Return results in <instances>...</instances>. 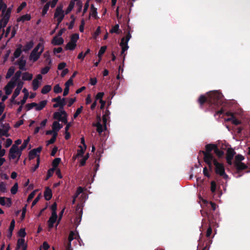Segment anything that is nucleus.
I'll list each match as a JSON object with an SVG mask.
<instances>
[{
	"label": "nucleus",
	"instance_id": "338daca9",
	"mask_svg": "<svg viewBox=\"0 0 250 250\" xmlns=\"http://www.w3.org/2000/svg\"><path fill=\"white\" fill-rule=\"evenodd\" d=\"M212 241L210 239L208 240V242L206 243V246L202 249V250H208L209 249L210 244L211 243Z\"/></svg>",
	"mask_w": 250,
	"mask_h": 250
},
{
	"label": "nucleus",
	"instance_id": "a18cd8bd",
	"mask_svg": "<svg viewBox=\"0 0 250 250\" xmlns=\"http://www.w3.org/2000/svg\"><path fill=\"white\" fill-rule=\"evenodd\" d=\"M89 158V154L87 153L83 158L80 161V166H84L85 164L86 160Z\"/></svg>",
	"mask_w": 250,
	"mask_h": 250
},
{
	"label": "nucleus",
	"instance_id": "864d4df0",
	"mask_svg": "<svg viewBox=\"0 0 250 250\" xmlns=\"http://www.w3.org/2000/svg\"><path fill=\"white\" fill-rule=\"evenodd\" d=\"M62 88L60 87L59 84H56L54 87V92L55 93H60L62 92Z\"/></svg>",
	"mask_w": 250,
	"mask_h": 250
},
{
	"label": "nucleus",
	"instance_id": "ddd939ff",
	"mask_svg": "<svg viewBox=\"0 0 250 250\" xmlns=\"http://www.w3.org/2000/svg\"><path fill=\"white\" fill-rule=\"evenodd\" d=\"M17 148V146H12L10 148L8 154V157L10 160H13L16 158Z\"/></svg>",
	"mask_w": 250,
	"mask_h": 250
},
{
	"label": "nucleus",
	"instance_id": "c756f323",
	"mask_svg": "<svg viewBox=\"0 0 250 250\" xmlns=\"http://www.w3.org/2000/svg\"><path fill=\"white\" fill-rule=\"evenodd\" d=\"M36 157L40 158V156L38 155V154L34 150V149L31 150L28 154V158L29 160H31L35 158Z\"/></svg>",
	"mask_w": 250,
	"mask_h": 250
},
{
	"label": "nucleus",
	"instance_id": "c9c22d12",
	"mask_svg": "<svg viewBox=\"0 0 250 250\" xmlns=\"http://www.w3.org/2000/svg\"><path fill=\"white\" fill-rule=\"evenodd\" d=\"M74 5H75L74 1L73 0L70 1V3L68 5V6L67 7V8L65 11V14H68L71 11V10L74 8Z\"/></svg>",
	"mask_w": 250,
	"mask_h": 250
},
{
	"label": "nucleus",
	"instance_id": "3c124183",
	"mask_svg": "<svg viewBox=\"0 0 250 250\" xmlns=\"http://www.w3.org/2000/svg\"><path fill=\"white\" fill-rule=\"evenodd\" d=\"M51 209L52 210V213L54 214H57V204L56 202L54 203L51 207Z\"/></svg>",
	"mask_w": 250,
	"mask_h": 250
},
{
	"label": "nucleus",
	"instance_id": "c85d7f7f",
	"mask_svg": "<svg viewBox=\"0 0 250 250\" xmlns=\"http://www.w3.org/2000/svg\"><path fill=\"white\" fill-rule=\"evenodd\" d=\"M33 78V75L28 72H24L22 74V79L23 81H30Z\"/></svg>",
	"mask_w": 250,
	"mask_h": 250
},
{
	"label": "nucleus",
	"instance_id": "37998d69",
	"mask_svg": "<svg viewBox=\"0 0 250 250\" xmlns=\"http://www.w3.org/2000/svg\"><path fill=\"white\" fill-rule=\"evenodd\" d=\"M119 25L118 24H116L110 30V32L111 33H115L117 34H119Z\"/></svg>",
	"mask_w": 250,
	"mask_h": 250
},
{
	"label": "nucleus",
	"instance_id": "9d476101",
	"mask_svg": "<svg viewBox=\"0 0 250 250\" xmlns=\"http://www.w3.org/2000/svg\"><path fill=\"white\" fill-rule=\"evenodd\" d=\"M0 204L1 206H6L7 207L9 208L12 205V201L10 198L0 197Z\"/></svg>",
	"mask_w": 250,
	"mask_h": 250
},
{
	"label": "nucleus",
	"instance_id": "6e6d98bb",
	"mask_svg": "<svg viewBox=\"0 0 250 250\" xmlns=\"http://www.w3.org/2000/svg\"><path fill=\"white\" fill-rule=\"evenodd\" d=\"M76 212L78 213V216H80V221H81L83 215V209L79 207H77Z\"/></svg>",
	"mask_w": 250,
	"mask_h": 250
},
{
	"label": "nucleus",
	"instance_id": "5701e85b",
	"mask_svg": "<svg viewBox=\"0 0 250 250\" xmlns=\"http://www.w3.org/2000/svg\"><path fill=\"white\" fill-rule=\"evenodd\" d=\"M24 246H27V245L25 243L24 239L22 238L18 239L17 241L16 249L18 250L21 248H22Z\"/></svg>",
	"mask_w": 250,
	"mask_h": 250
},
{
	"label": "nucleus",
	"instance_id": "f8f14e48",
	"mask_svg": "<svg viewBox=\"0 0 250 250\" xmlns=\"http://www.w3.org/2000/svg\"><path fill=\"white\" fill-rule=\"evenodd\" d=\"M52 101L53 102H56L57 104H59V105H61V108L63 109L64 106L65 105V99L64 98H63L62 99L61 98V97L59 96L56 98H53L52 100Z\"/></svg>",
	"mask_w": 250,
	"mask_h": 250
},
{
	"label": "nucleus",
	"instance_id": "aec40b11",
	"mask_svg": "<svg viewBox=\"0 0 250 250\" xmlns=\"http://www.w3.org/2000/svg\"><path fill=\"white\" fill-rule=\"evenodd\" d=\"M47 100H43L39 103V104H37V105L36 106V110L40 111L42 110L47 104Z\"/></svg>",
	"mask_w": 250,
	"mask_h": 250
},
{
	"label": "nucleus",
	"instance_id": "f257e3e1",
	"mask_svg": "<svg viewBox=\"0 0 250 250\" xmlns=\"http://www.w3.org/2000/svg\"><path fill=\"white\" fill-rule=\"evenodd\" d=\"M200 107L203 108L206 104L208 108L215 110L222 105L224 103V96L219 91H210L207 93V96L202 95L198 100Z\"/></svg>",
	"mask_w": 250,
	"mask_h": 250
},
{
	"label": "nucleus",
	"instance_id": "393cba45",
	"mask_svg": "<svg viewBox=\"0 0 250 250\" xmlns=\"http://www.w3.org/2000/svg\"><path fill=\"white\" fill-rule=\"evenodd\" d=\"M31 16L29 14H25L21 16L17 19V21L20 22L21 21L24 22L25 21H28L30 20Z\"/></svg>",
	"mask_w": 250,
	"mask_h": 250
},
{
	"label": "nucleus",
	"instance_id": "603ef678",
	"mask_svg": "<svg viewBox=\"0 0 250 250\" xmlns=\"http://www.w3.org/2000/svg\"><path fill=\"white\" fill-rule=\"evenodd\" d=\"M6 136L8 137L9 136V134L7 132V129L4 130L3 128H0V137H1L2 136Z\"/></svg>",
	"mask_w": 250,
	"mask_h": 250
},
{
	"label": "nucleus",
	"instance_id": "09e8293b",
	"mask_svg": "<svg viewBox=\"0 0 250 250\" xmlns=\"http://www.w3.org/2000/svg\"><path fill=\"white\" fill-rule=\"evenodd\" d=\"M244 159V157L240 154L235 156L234 163H242L241 161Z\"/></svg>",
	"mask_w": 250,
	"mask_h": 250
},
{
	"label": "nucleus",
	"instance_id": "6ab92c4d",
	"mask_svg": "<svg viewBox=\"0 0 250 250\" xmlns=\"http://www.w3.org/2000/svg\"><path fill=\"white\" fill-rule=\"evenodd\" d=\"M62 15H64V11L62 10V7L61 6H58L55 10L54 18H59L60 16H62Z\"/></svg>",
	"mask_w": 250,
	"mask_h": 250
},
{
	"label": "nucleus",
	"instance_id": "c03bdc74",
	"mask_svg": "<svg viewBox=\"0 0 250 250\" xmlns=\"http://www.w3.org/2000/svg\"><path fill=\"white\" fill-rule=\"evenodd\" d=\"M76 235V234L75 233V232L73 231H71L69 234V236H68V243H71V242L74 240V239H77V237L76 236L75 237V236Z\"/></svg>",
	"mask_w": 250,
	"mask_h": 250
},
{
	"label": "nucleus",
	"instance_id": "a878e982",
	"mask_svg": "<svg viewBox=\"0 0 250 250\" xmlns=\"http://www.w3.org/2000/svg\"><path fill=\"white\" fill-rule=\"evenodd\" d=\"M79 147L80 148V149L77 150V153L76 156L75 157L74 156H73V158L75 159L77 157H82L86 149V148H85L84 147H83V148L81 146H79Z\"/></svg>",
	"mask_w": 250,
	"mask_h": 250
},
{
	"label": "nucleus",
	"instance_id": "412c9836",
	"mask_svg": "<svg viewBox=\"0 0 250 250\" xmlns=\"http://www.w3.org/2000/svg\"><path fill=\"white\" fill-rule=\"evenodd\" d=\"M238 172L247 168V166L243 163H234Z\"/></svg>",
	"mask_w": 250,
	"mask_h": 250
},
{
	"label": "nucleus",
	"instance_id": "f704fd0d",
	"mask_svg": "<svg viewBox=\"0 0 250 250\" xmlns=\"http://www.w3.org/2000/svg\"><path fill=\"white\" fill-rule=\"evenodd\" d=\"M61 161V159L60 158H55L52 162V165L53 167L52 168H54V170L56 169V168L58 166L59 164Z\"/></svg>",
	"mask_w": 250,
	"mask_h": 250
},
{
	"label": "nucleus",
	"instance_id": "e433bc0d",
	"mask_svg": "<svg viewBox=\"0 0 250 250\" xmlns=\"http://www.w3.org/2000/svg\"><path fill=\"white\" fill-rule=\"evenodd\" d=\"M79 38V35L78 34H77V33L71 35L70 42H71L74 43H76Z\"/></svg>",
	"mask_w": 250,
	"mask_h": 250
},
{
	"label": "nucleus",
	"instance_id": "5fc2aeb1",
	"mask_svg": "<svg viewBox=\"0 0 250 250\" xmlns=\"http://www.w3.org/2000/svg\"><path fill=\"white\" fill-rule=\"evenodd\" d=\"M83 192V188L82 187H79L78 188H77V191L75 193V194L73 195L74 197H75V198H77L78 196L81 193Z\"/></svg>",
	"mask_w": 250,
	"mask_h": 250
},
{
	"label": "nucleus",
	"instance_id": "9b49d317",
	"mask_svg": "<svg viewBox=\"0 0 250 250\" xmlns=\"http://www.w3.org/2000/svg\"><path fill=\"white\" fill-rule=\"evenodd\" d=\"M58 218L57 214H51V216L47 221L49 229H52L54 227V223L56 222Z\"/></svg>",
	"mask_w": 250,
	"mask_h": 250
},
{
	"label": "nucleus",
	"instance_id": "4468645a",
	"mask_svg": "<svg viewBox=\"0 0 250 250\" xmlns=\"http://www.w3.org/2000/svg\"><path fill=\"white\" fill-rule=\"evenodd\" d=\"M64 40L62 38H58L57 36L53 37L51 41V43L54 45H61L63 44Z\"/></svg>",
	"mask_w": 250,
	"mask_h": 250
},
{
	"label": "nucleus",
	"instance_id": "de8ad7c7",
	"mask_svg": "<svg viewBox=\"0 0 250 250\" xmlns=\"http://www.w3.org/2000/svg\"><path fill=\"white\" fill-rule=\"evenodd\" d=\"M18 184L17 183H16L14 186L11 188V193L12 194H15L18 191Z\"/></svg>",
	"mask_w": 250,
	"mask_h": 250
},
{
	"label": "nucleus",
	"instance_id": "774afa93",
	"mask_svg": "<svg viewBox=\"0 0 250 250\" xmlns=\"http://www.w3.org/2000/svg\"><path fill=\"white\" fill-rule=\"evenodd\" d=\"M35 195V191H33L28 196L27 201V202H29L31 201L33 198L34 197Z\"/></svg>",
	"mask_w": 250,
	"mask_h": 250
},
{
	"label": "nucleus",
	"instance_id": "0e129e2a",
	"mask_svg": "<svg viewBox=\"0 0 250 250\" xmlns=\"http://www.w3.org/2000/svg\"><path fill=\"white\" fill-rule=\"evenodd\" d=\"M26 5L25 2H22L21 4L17 8V12L19 13L21 11Z\"/></svg>",
	"mask_w": 250,
	"mask_h": 250
},
{
	"label": "nucleus",
	"instance_id": "7c9ffc66",
	"mask_svg": "<svg viewBox=\"0 0 250 250\" xmlns=\"http://www.w3.org/2000/svg\"><path fill=\"white\" fill-rule=\"evenodd\" d=\"M22 51L23 50L22 49L17 48L14 53V57L12 58L11 61L13 62L14 61L15 58H19L21 56Z\"/></svg>",
	"mask_w": 250,
	"mask_h": 250
},
{
	"label": "nucleus",
	"instance_id": "20e7f679",
	"mask_svg": "<svg viewBox=\"0 0 250 250\" xmlns=\"http://www.w3.org/2000/svg\"><path fill=\"white\" fill-rule=\"evenodd\" d=\"M131 38V34L129 32H128L125 38L123 37L122 38L121 42L120 43V45L122 47L121 55H123V62H124L125 56V55H124V54L128 49L129 47L128 45V42Z\"/></svg>",
	"mask_w": 250,
	"mask_h": 250
},
{
	"label": "nucleus",
	"instance_id": "cd10ccee",
	"mask_svg": "<svg viewBox=\"0 0 250 250\" xmlns=\"http://www.w3.org/2000/svg\"><path fill=\"white\" fill-rule=\"evenodd\" d=\"M214 152L218 158H222L224 155V151L222 150H220L217 146H216Z\"/></svg>",
	"mask_w": 250,
	"mask_h": 250
},
{
	"label": "nucleus",
	"instance_id": "0eeeda50",
	"mask_svg": "<svg viewBox=\"0 0 250 250\" xmlns=\"http://www.w3.org/2000/svg\"><path fill=\"white\" fill-rule=\"evenodd\" d=\"M10 10V13H11L12 9L9 7L7 9V5L2 1L0 0V11L1 10V17H3L7 13V11Z\"/></svg>",
	"mask_w": 250,
	"mask_h": 250
},
{
	"label": "nucleus",
	"instance_id": "dca6fc26",
	"mask_svg": "<svg viewBox=\"0 0 250 250\" xmlns=\"http://www.w3.org/2000/svg\"><path fill=\"white\" fill-rule=\"evenodd\" d=\"M15 220L14 219H12L11 223H10V226H9V229H8V234H7V237L9 238V239H11V237L12 236V233H13V231L14 229V228H15Z\"/></svg>",
	"mask_w": 250,
	"mask_h": 250
},
{
	"label": "nucleus",
	"instance_id": "680f3d73",
	"mask_svg": "<svg viewBox=\"0 0 250 250\" xmlns=\"http://www.w3.org/2000/svg\"><path fill=\"white\" fill-rule=\"evenodd\" d=\"M50 67L48 66H46L41 69V73L43 75H45L48 73L50 70Z\"/></svg>",
	"mask_w": 250,
	"mask_h": 250
},
{
	"label": "nucleus",
	"instance_id": "423d86ee",
	"mask_svg": "<svg viewBox=\"0 0 250 250\" xmlns=\"http://www.w3.org/2000/svg\"><path fill=\"white\" fill-rule=\"evenodd\" d=\"M44 50V46L41 48V51L39 52H34V51H32L29 56V59L32 60L34 62H36L40 57L41 54Z\"/></svg>",
	"mask_w": 250,
	"mask_h": 250
},
{
	"label": "nucleus",
	"instance_id": "2eb2a0df",
	"mask_svg": "<svg viewBox=\"0 0 250 250\" xmlns=\"http://www.w3.org/2000/svg\"><path fill=\"white\" fill-rule=\"evenodd\" d=\"M44 197L45 199L47 201H49L51 199L52 197V193L51 189L49 188H46L44 192Z\"/></svg>",
	"mask_w": 250,
	"mask_h": 250
},
{
	"label": "nucleus",
	"instance_id": "79ce46f5",
	"mask_svg": "<svg viewBox=\"0 0 250 250\" xmlns=\"http://www.w3.org/2000/svg\"><path fill=\"white\" fill-rule=\"evenodd\" d=\"M30 140L29 137H28L27 139L25 140L23 142V143L22 144V145L19 147L20 150H23L27 146Z\"/></svg>",
	"mask_w": 250,
	"mask_h": 250
},
{
	"label": "nucleus",
	"instance_id": "69168bd1",
	"mask_svg": "<svg viewBox=\"0 0 250 250\" xmlns=\"http://www.w3.org/2000/svg\"><path fill=\"white\" fill-rule=\"evenodd\" d=\"M216 183L214 181H211V186H210V190L212 192H214L216 190Z\"/></svg>",
	"mask_w": 250,
	"mask_h": 250
},
{
	"label": "nucleus",
	"instance_id": "ea45409f",
	"mask_svg": "<svg viewBox=\"0 0 250 250\" xmlns=\"http://www.w3.org/2000/svg\"><path fill=\"white\" fill-rule=\"evenodd\" d=\"M37 103L33 102V103H31L30 104H26L25 105V108H26V110L27 111H28V110H31V109H32L33 107L36 108V106H37Z\"/></svg>",
	"mask_w": 250,
	"mask_h": 250
},
{
	"label": "nucleus",
	"instance_id": "13d9d810",
	"mask_svg": "<svg viewBox=\"0 0 250 250\" xmlns=\"http://www.w3.org/2000/svg\"><path fill=\"white\" fill-rule=\"evenodd\" d=\"M96 126H97V131L99 133H102L104 131L103 126L102 125L100 122H98Z\"/></svg>",
	"mask_w": 250,
	"mask_h": 250
},
{
	"label": "nucleus",
	"instance_id": "39448f33",
	"mask_svg": "<svg viewBox=\"0 0 250 250\" xmlns=\"http://www.w3.org/2000/svg\"><path fill=\"white\" fill-rule=\"evenodd\" d=\"M53 118L59 121H62L65 124L68 123L67 119V114L66 112L62 110L61 112H55L53 114Z\"/></svg>",
	"mask_w": 250,
	"mask_h": 250
},
{
	"label": "nucleus",
	"instance_id": "f03ea898",
	"mask_svg": "<svg viewBox=\"0 0 250 250\" xmlns=\"http://www.w3.org/2000/svg\"><path fill=\"white\" fill-rule=\"evenodd\" d=\"M213 165L214 166V171L217 175L222 177L225 179H227L228 175L225 172L224 165L223 163L218 161L216 158L214 159Z\"/></svg>",
	"mask_w": 250,
	"mask_h": 250
},
{
	"label": "nucleus",
	"instance_id": "bb28decb",
	"mask_svg": "<svg viewBox=\"0 0 250 250\" xmlns=\"http://www.w3.org/2000/svg\"><path fill=\"white\" fill-rule=\"evenodd\" d=\"M21 75V71H18L15 74L14 77H12L10 81L14 82L15 83H16L17 81H18Z\"/></svg>",
	"mask_w": 250,
	"mask_h": 250
},
{
	"label": "nucleus",
	"instance_id": "bf43d9fd",
	"mask_svg": "<svg viewBox=\"0 0 250 250\" xmlns=\"http://www.w3.org/2000/svg\"><path fill=\"white\" fill-rule=\"evenodd\" d=\"M82 110H83L82 106H81L80 107L78 108L73 115L74 118H75V119L78 116V115L82 112Z\"/></svg>",
	"mask_w": 250,
	"mask_h": 250
},
{
	"label": "nucleus",
	"instance_id": "f3484780",
	"mask_svg": "<svg viewBox=\"0 0 250 250\" xmlns=\"http://www.w3.org/2000/svg\"><path fill=\"white\" fill-rule=\"evenodd\" d=\"M62 127V125L58 122L55 121L52 125V129L53 130V134L57 133Z\"/></svg>",
	"mask_w": 250,
	"mask_h": 250
},
{
	"label": "nucleus",
	"instance_id": "473e14b6",
	"mask_svg": "<svg viewBox=\"0 0 250 250\" xmlns=\"http://www.w3.org/2000/svg\"><path fill=\"white\" fill-rule=\"evenodd\" d=\"M76 45V43L69 42L66 45L65 49L66 50H73L75 49Z\"/></svg>",
	"mask_w": 250,
	"mask_h": 250
},
{
	"label": "nucleus",
	"instance_id": "2f4dec72",
	"mask_svg": "<svg viewBox=\"0 0 250 250\" xmlns=\"http://www.w3.org/2000/svg\"><path fill=\"white\" fill-rule=\"evenodd\" d=\"M15 68L13 66H11L8 70L6 75V79H9L14 73Z\"/></svg>",
	"mask_w": 250,
	"mask_h": 250
},
{
	"label": "nucleus",
	"instance_id": "e2e57ef3",
	"mask_svg": "<svg viewBox=\"0 0 250 250\" xmlns=\"http://www.w3.org/2000/svg\"><path fill=\"white\" fill-rule=\"evenodd\" d=\"M0 190L2 192H5L6 190V185L4 182H0Z\"/></svg>",
	"mask_w": 250,
	"mask_h": 250
},
{
	"label": "nucleus",
	"instance_id": "7ed1b4c3",
	"mask_svg": "<svg viewBox=\"0 0 250 250\" xmlns=\"http://www.w3.org/2000/svg\"><path fill=\"white\" fill-rule=\"evenodd\" d=\"M217 146V145L213 144H208L205 146V150H201L200 153L204 155L203 159H213L216 158L211 153L214 151Z\"/></svg>",
	"mask_w": 250,
	"mask_h": 250
},
{
	"label": "nucleus",
	"instance_id": "052dcab7",
	"mask_svg": "<svg viewBox=\"0 0 250 250\" xmlns=\"http://www.w3.org/2000/svg\"><path fill=\"white\" fill-rule=\"evenodd\" d=\"M40 159L39 157H38L37 159L36 165L33 167H32V168H31V171L32 172L35 171L37 170V169L38 168L39 165H40Z\"/></svg>",
	"mask_w": 250,
	"mask_h": 250
},
{
	"label": "nucleus",
	"instance_id": "72a5a7b5",
	"mask_svg": "<svg viewBox=\"0 0 250 250\" xmlns=\"http://www.w3.org/2000/svg\"><path fill=\"white\" fill-rule=\"evenodd\" d=\"M51 90V86L50 85H44L42 90L41 92L43 94H46L48 93Z\"/></svg>",
	"mask_w": 250,
	"mask_h": 250
},
{
	"label": "nucleus",
	"instance_id": "8fccbe9b",
	"mask_svg": "<svg viewBox=\"0 0 250 250\" xmlns=\"http://www.w3.org/2000/svg\"><path fill=\"white\" fill-rule=\"evenodd\" d=\"M54 170H55L54 168H50L47 171V175L45 178V180H47L50 177H51L53 175Z\"/></svg>",
	"mask_w": 250,
	"mask_h": 250
},
{
	"label": "nucleus",
	"instance_id": "6e6552de",
	"mask_svg": "<svg viewBox=\"0 0 250 250\" xmlns=\"http://www.w3.org/2000/svg\"><path fill=\"white\" fill-rule=\"evenodd\" d=\"M26 64V60L23 59V57H21L19 60L15 63V64L18 65L19 69L21 70H26L25 65Z\"/></svg>",
	"mask_w": 250,
	"mask_h": 250
},
{
	"label": "nucleus",
	"instance_id": "b1692460",
	"mask_svg": "<svg viewBox=\"0 0 250 250\" xmlns=\"http://www.w3.org/2000/svg\"><path fill=\"white\" fill-rule=\"evenodd\" d=\"M236 152L232 148H229L226 153V158L233 159Z\"/></svg>",
	"mask_w": 250,
	"mask_h": 250
},
{
	"label": "nucleus",
	"instance_id": "4be33fe9",
	"mask_svg": "<svg viewBox=\"0 0 250 250\" xmlns=\"http://www.w3.org/2000/svg\"><path fill=\"white\" fill-rule=\"evenodd\" d=\"M34 45V42L33 41L27 42L24 46L22 50L24 52H27L29 50L33 48Z\"/></svg>",
	"mask_w": 250,
	"mask_h": 250
},
{
	"label": "nucleus",
	"instance_id": "49530a36",
	"mask_svg": "<svg viewBox=\"0 0 250 250\" xmlns=\"http://www.w3.org/2000/svg\"><path fill=\"white\" fill-rule=\"evenodd\" d=\"M70 18L71 19V21L70 22V23L68 26L69 29H72L73 28L75 21V17H74V15H72L70 17Z\"/></svg>",
	"mask_w": 250,
	"mask_h": 250
},
{
	"label": "nucleus",
	"instance_id": "4c0bfd02",
	"mask_svg": "<svg viewBox=\"0 0 250 250\" xmlns=\"http://www.w3.org/2000/svg\"><path fill=\"white\" fill-rule=\"evenodd\" d=\"M107 47L106 46H102L98 52V57L99 58L102 59V55L105 53Z\"/></svg>",
	"mask_w": 250,
	"mask_h": 250
},
{
	"label": "nucleus",
	"instance_id": "a19ab883",
	"mask_svg": "<svg viewBox=\"0 0 250 250\" xmlns=\"http://www.w3.org/2000/svg\"><path fill=\"white\" fill-rule=\"evenodd\" d=\"M57 135H58L57 133H54L52 138L49 140H48L47 141V145H49L50 144H53L56 140Z\"/></svg>",
	"mask_w": 250,
	"mask_h": 250
},
{
	"label": "nucleus",
	"instance_id": "1a4fd4ad",
	"mask_svg": "<svg viewBox=\"0 0 250 250\" xmlns=\"http://www.w3.org/2000/svg\"><path fill=\"white\" fill-rule=\"evenodd\" d=\"M15 83L14 82L10 81L4 87V90L6 95H10L12 91V89L15 87Z\"/></svg>",
	"mask_w": 250,
	"mask_h": 250
},
{
	"label": "nucleus",
	"instance_id": "4d7b16f0",
	"mask_svg": "<svg viewBox=\"0 0 250 250\" xmlns=\"http://www.w3.org/2000/svg\"><path fill=\"white\" fill-rule=\"evenodd\" d=\"M26 234V233L24 229H21L18 231V235L23 238Z\"/></svg>",
	"mask_w": 250,
	"mask_h": 250
},
{
	"label": "nucleus",
	"instance_id": "a211bd4d",
	"mask_svg": "<svg viewBox=\"0 0 250 250\" xmlns=\"http://www.w3.org/2000/svg\"><path fill=\"white\" fill-rule=\"evenodd\" d=\"M204 161L205 162V163L208 166L209 170L210 171H212L213 167V161L214 159H215V158L213 159H203Z\"/></svg>",
	"mask_w": 250,
	"mask_h": 250
},
{
	"label": "nucleus",
	"instance_id": "58836bf2",
	"mask_svg": "<svg viewBox=\"0 0 250 250\" xmlns=\"http://www.w3.org/2000/svg\"><path fill=\"white\" fill-rule=\"evenodd\" d=\"M32 86H33V89L34 91L37 90L39 86V82L37 79H35L33 80L32 82Z\"/></svg>",
	"mask_w": 250,
	"mask_h": 250
}]
</instances>
